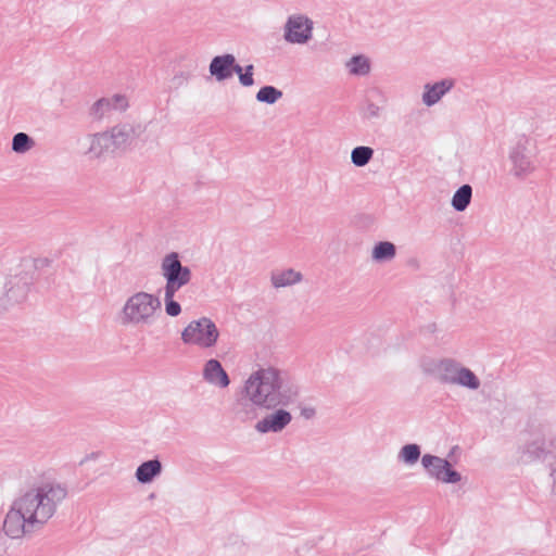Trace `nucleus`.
<instances>
[{"label": "nucleus", "mask_w": 556, "mask_h": 556, "mask_svg": "<svg viewBox=\"0 0 556 556\" xmlns=\"http://www.w3.org/2000/svg\"><path fill=\"white\" fill-rule=\"evenodd\" d=\"M445 384L455 386L469 392H478L482 387V380L469 367L454 359L448 370Z\"/></svg>", "instance_id": "12"}, {"label": "nucleus", "mask_w": 556, "mask_h": 556, "mask_svg": "<svg viewBox=\"0 0 556 556\" xmlns=\"http://www.w3.org/2000/svg\"><path fill=\"white\" fill-rule=\"evenodd\" d=\"M110 102V109L123 111L128 106L127 98L123 94H113L105 98Z\"/></svg>", "instance_id": "30"}, {"label": "nucleus", "mask_w": 556, "mask_h": 556, "mask_svg": "<svg viewBox=\"0 0 556 556\" xmlns=\"http://www.w3.org/2000/svg\"><path fill=\"white\" fill-rule=\"evenodd\" d=\"M421 456L420 446L416 443L403 445L397 453V460L408 467L415 466Z\"/></svg>", "instance_id": "25"}, {"label": "nucleus", "mask_w": 556, "mask_h": 556, "mask_svg": "<svg viewBox=\"0 0 556 556\" xmlns=\"http://www.w3.org/2000/svg\"><path fill=\"white\" fill-rule=\"evenodd\" d=\"M254 66L252 64H249L244 67V72L238 77L239 83L243 87H251L254 85Z\"/></svg>", "instance_id": "31"}, {"label": "nucleus", "mask_w": 556, "mask_h": 556, "mask_svg": "<svg viewBox=\"0 0 556 556\" xmlns=\"http://www.w3.org/2000/svg\"><path fill=\"white\" fill-rule=\"evenodd\" d=\"M115 153L124 151L136 136V128L130 124H119L110 128Z\"/></svg>", "instance_id": "21"}, {"label": "nucleus", "mask_w": 556, "mask_h": 556, "mask_svg": "<svg viewBox=\"0 0 556 556\" xmlns=\"http://www.w3.org/2000/svg\"><path fill=\"white\" fill-rule=\"evenodd\" d=\"M374 156V149L367 146H359L352 150L351 162L357 167L367 165Z\"/></svg>", "instance_id": "27"}, {"label": "nucleus", "mask_w": 556, "mask_h": 556, "mask_svg": "<svg viewBox=\"0 0 556 556\" xmlns=\"http://www.w3.org/2000/svg\"><path fill=\"white\" fill-rule=\"evenodd\" d=\"M453 361L451 357L424 356L419 361V367L425 375L445 383Z\"/></svg>", "instance_id": "14"}, {"label": "nucleus", "mask_w": 556, "mask_h": 556, "mask_svg": "<svg viewBox=\"0 0 556 556\" xmlns=\"http://www.w3.org/2000/svg\"><path fill=\"white\" fill-rule=\"evenodd\" d=\"M300 414L305 420H309L316 416V408L313 406H304L301 408Z\"/></svg>", "instance_id": "32"}, {"label": "nucleus", "mask_w": 556, "mask_h": 556, "mask_svg": "<svg viewBox=\"0 0 556 556\" xmlns=\"http://www.w3.org/2000/svg\"><path fill=\"white\" fill-rule=\"evenodd\" d=\"M344 67L352 76H367L371 71V61L365 54H356L345 61Z\"/></svg>", "instance_id": "23"}, {"label": "nucleus", "mask_w": 556, "mask_h": 556, "mask_svg": "<svg viewBox=\"0 0 556 556\" xmlns=\"http://www.w3.org/2000/svg\"><path fill=\"white\" fill-rule=\"evenodd\" d=\"M161 315V299L155 293L138 290L124 300L115 320L125 329L148 328L152 327Z\"/></svg>", "instance_id": "3"}, {"label": "nucleus", "mask_w": 556, "mask_h": 556, "mask_svg": "<svg viewBox=\"0 0 556 556\" xmlns=\"http://www.w3.org/2000/svg\"><path fill=\"white\" fill-rule=\"evenodd\" d=\"M303 275L294 268H279L270 273V285L275 289L288 288L300 283Z\"/></svg>", "instance_id": "18"}, {"label": "nucleus", "mask_w": 556, "mask_h": 556, "mask_svg": "<svg viewBox=\"0 0 556 556\" xmlns=\"http://www.w3.org/2000/svg\"><path fill=\"white\" fill-rule=\"evenodd\" d=\"M366 115L370 118L378 117L380 115V108L376 104H369L366 109Z\"/></svg>", "instance_id": "33"}, {"label": "nucleus", "mask_w": 556, "mask_h": 556, "mask_svg": "<svg viewBox=\"0 0 556 556\" xmlns=\"http://www.w3.org/2000/svg\"><path fill=\"white\" fill-rule=\"evenodd\" d=\"M282 29L286 42L304 46L313 38L314 23L307 15L294 13L288 16Z\"/></svg>", "instance_id": "10"}, {"label": "nucleus", "mask_w": 556, "mask_h": 556, "mask_svg": "<svg viewBox=\"0 0 556 556\" xmlns=\"http://www.w3.org/2000/svg\"><path fill=\"white\" fill-rule=\"evenodd\" d=\"M472 188L469 185L459 187L452 197L451 205L457 212H464L470 204Z\"/></svg>", "instance_id": "24"}, {"label": "nucleus", "mask_w": 556, "mask_h": 556, "mask_svg": "<svg viewBox=\"0 0 556 556\" xmlns=\"http://www.w3.org/2000/svg\"><path fill=\"white\" fill-rule=\"evenodd\" d=\"M115 153L124 151L136 136V128L130 124H119L110 128Z\"/></svg>", "instance_id": "20"}, {"label": "nucleus", "mask_w": 556, "mask_h": 556, "mask_svg": "<svg viewBox=\"0 0 556 556\" xmlns=\"http://www.w3.org/2000/svg\"><path fill=\"white\" fill-rule=\"evenodd\" d=\"M111 112L110 102L105 98H101L92 103L89 109V117L92 121H101Z\"/></svg>", "instance_id": "29"}, {"label": "nucleus", "mask_w": 556, "mask_h": 556, "mask_svg": "<svg viewBox=\"0 0 556 556\" xmlns=\"http://www.w3.org/2000/svg\"><path fill=\"white\" fill-rule=\"evenodd\" d=\"M33 286L30 273L16 270L9 274L3 281L0 293V309H9L25 302Z\"/></svg>", "instance_id": "8"}, {"label": "nucleus", "mask_w": 556, "mask_h": 556, "mask_svg": "<svg viewBox=\"0 0 556 556\" xmlns=\"http://www.w3.org/2000/svg\"><path fill=\"white\" fill-rule=\"evenodd\" d=\"M202 379L211 387L227 389L230 386V378L217 358H208L203 363L201 369Z\"/></svg>", "instance_id": "13"}, {"label": "nucleus", "mask_w": 556, "mask_h": 556, "mask_svg": "<svg viewBox=\"0 0 556 556\" xmlns=\"http://www.w3.org/2000/svg\"><path fill=\"white\" fill-rule=\"evenodd\" d=\"M508 174L517 181H525L539 168L535 143L530 138L517 140L508 151Z\"/></svg>", "instance_id": "6"}, {"label": "nucleus", "mask_w": 556, "mask_h": 556, "mask_svg": "<svg viewBox=\"0 0 556 556\" xmlns=\"http://www.w3.org/2000/svg\"><path fill=\"white\" fill-rule=\"evenodd\" d=\"M235 55L226 53L214 56L210 63L208 72L216 81H225L232 77Z\"/></svg>", "instance_id": "17"}, {"label": "nucleus", "mask_w": 556, "mask_h": 556, "mask_svg": "<svg viewBox=\"0 0 556 556\" xmlns=\"http://www.w3.org/2000/svg\"><path fill=\"white\" fill-rule=\"evenodd\" d=\"M100 456H101V453H100V452H92V453H90V454L86 455V456L81 459L80 464L83 465V464H85V463H87V462H89V460H96V459H98Z\"/></svg>", "instance_id": "34"}, {"label": "nucleus", "mask_w": 556, "mask_h": 556, "mask_svg": "<svg viewBox=\"0 0 556 556\" xmlns=\"http://www.w3.org/2000/svg\"><path fill=\"white\" fill-rule=\"evenodd\" d=\"M87 142L86 153L91 156L100 157L115 153L110 129L89 135Z\"/></svg>", "instance_id": "16"}, {"label": "nucleus", "mask_w": 556, "mask_h": 556, "mask_svg": "<svg viewBox=\"0 0 556 556\" xmlns=\"http://www.w3.org/2000/svg\"><path fill=\"white\" fill-rule=\"evenodd\" d=\"M161 275L165 280L163 293L165 314L169 317H177L181 314L182 308L175 300V296L180 288L191 281V269L187 266H182L178 254L172 252L162 258Z\"/></svg>", "instance_id": "5"}, {"label": "nucleus", "mask_w": 556, "mask_h": 556, "mask_svg": "<svg viewBox=\"0 0 556 556\" xmlns=\"http://www.w3.org/2000/svg\"><path fill=\"white\" fill-rule=\"evenodd\" d=\"M163 465L157 458L141 463L136 471L135 478L141 484H150L162 475Z\"/></svg>", "instance_id": "19"}, {"label": "nucleus", "mask_w": 556, "mask_h": 556, "mask_svg": "<svg viewBox=\"0 0 556 556\" xmlns=\"http://www.w3.org/2000/svg\"><path fill=\"white\" fill-rule=\"evenodd\" d=\"M302 396L303 388L300 381L287 370L274 365L261 366L243 380L229 405V413L235 420L250 424L264 410L278 405H299Z\"/></svg>", "instance_id": "1"}, {"label": "nucleus", "mask_w": 556, "mask_h": 556, "mask_svg": "<svg viewBox=\"0 0 556 556\" xmlns=\"http://www.w3.org/2000/svg\"><path fill=\"white\" fill-rule=\"evenodd\" d=\"M421 466L427 477L443 484H456L463 479L453 465L443 457L433 454H424L421 456Z\"/></svg>", "instance_id": "9"}, {"label": "nucleus", "mask_w": 556, "mask_h": 556, "mask_svg": "<svg viewBox=\"0 0 556 556\" xmlns=\"http://www.w3.org/2000/svg\"><path fill=\"white\" fill-rule=\"evenodd\" d=\"M34 147V140L25 132L16 134L12 139V150L15 153L23 154Z\"/></svg>", "instance_id": "28"}, {"label": "nucleus", "mask_w": 556, "mask_h": 556, "mask_svg": "<svg viewBox=\"0 0 556 556\" xmlns=\"http://www.w3.org/2000/svg\"><path fill=\"white\" fill-rule=\"evenodd\" d=\"M282 98V91L274 86L262 87L255 96L257 102L266 103L269 105L275 104Z\"/></svg>", "instance_id": "26"}, {"label": "nucleus", "mask_w": 556, "mask_h": 556, "mask_svg": "<svg viewBox=\"0 0 556 556\" xmlns=\"http://www.w3.org/2000/svg\"><path fill=\"white\" fill-rule=\"evenodd\" d=\"M455 81L452 78H444L435 83L426 84L421 94L422 103L428 108L435 105L453 89Z\"/></svg>", "instance_id": "15"}, {"label": "nucleus", "mask_w": 556, "mask_h": 556, "mask_svg": "<svg viewBox=\"0 0 556 556\" xmlns=\"http://www.w3.org/2000/svg\"><path fill=\"white\" fill-rule=\"evenodd\" d=\"M523 462H546L552 479L551 496L556 502V428L540 425L531 430L530 438L522 447Z\"/></svg>", "instance_id": "4"}, {"label": "nucleus", "mask_w": 556, "mask_h": 556, "mask_svg": "<svg viewBox=\"0 0 556 556\" xmlns=\"http://www.w3.org/2000/svg\"><path fill=\"white\" fill-rule=\"evenodd\" d=\"M244 72V67H242L241 65L237 64L236 61L233 62V68H232V75L233 74H237L238 77Z\"/></svg>", "instance_id": "35"}, {"label": "nucleus", "mask_w": 556, "mask_h": 556, "mask_svg": "<svg viewBox=\"0 0 556 556\" xmlns=\"http://www.w3.org/2000/svg\"><path fill=\"white\" fill-rule=\"evenodd\" d=\"M66 496V486L54 480L33 484L12 501L3 519V532L14 540L30 534L53 517Z\"/></svg>", "instance_id": "2"}, {"label": "nucleus", "mask_w": 556, "mask_h": 556, "mask_svg": "<svg viewBox=\"0 0 556 556\" xmlns=\"http://www.w3.org/2000/svg\"><path fill=\"white\" fill-rule=\"evenodd\" d=\"M180 339L188 346L212 350L220 339V331L212 318L202 316L187 324L181 330Z\"/></svg>", "instance_id": "7"}, {"label": "nucleus", "mask_w": 556, "mask_h": 556, "mask_svg": "<svg viewBox=\"0 0 556 556\" xmlns=\"http://www.w3.org/2000/svg\"><path fill=\"white\" fill-rule=\"evenodd\" d=\"M292 407L278 405L269 410H265L266 414L255 420V431L261 434L282 432L293 420Z\"/></svg>", "instance_id": "11"}, {"label": "nucleus", "mask_w": 556, "mask_h": 556, "mask_svg": "<svg viewBox=\"0 0 556 556\" xmlns=\"http://www.w3.org/2000/svg\"><path fill=\"white\" fill-rule=\"evenodd\" d=\"M396 256V247L390 241H379L370 251V260L375 264L391 263Z\"/></svg>", "instance_id": "22"}]
</instances>
